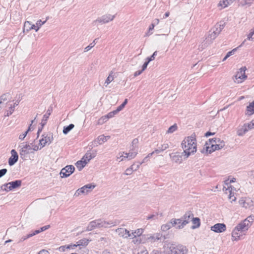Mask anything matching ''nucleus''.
Listing matches in <instances>:
<instances>
[{"label": "nucleus", "mask_w": 254, "mask_h": 254, "mask_svg": "<svg viewBox=\"0 0 254 254\" xmlns=\"http://www.w3.org/2000/svg\"><path fill=\"white\" fill-rule=\"evenodd\" d=\"M180 147L182 151L181 154L176 152L172 155L173 160L176 162H181L183 158L187 159L196 153L197 142L195 135L185 137L181 142Z\"/></svg>", "instance_id": "f257e3e1"}, {"label": "nucleus", "mask_w": 254, "mask_h": 254, "mask_svg": "<svg viewBox=\"0 0 254 254\" xmlns=\"http://www.w3.org/2000/svg\"><path fill=\"white\" fill-rule=\"evenodd\" d=\"M156 55L157 52L155 51L150 56H149L147 50L142 51L138 56L134 69V75L138 76L145 70L149 63L155 59Z\"/></svg>", "instance_id": "f03ea898"}, {"label": "nucleus", "mask_w": 254, "mask_h": 254, "mask_svg": "<svg viewBox=\"0 0 254 254\" xmlns=\"http://www.w3.org/2000/svg\"><path fill=\"white\" fill-rule=\"evenodd\" d=\"M226 146V142L223 139L216 136L208 139L204 143L201 150L202 154L209 155L215 151L224 149Z\"/></svg>", "instance_id": "7ed1b4c3"}, {"label": "nucleus", "mask_w": 254, "mask_h": 254, "mask_svg": "<svg viewBox=\"0 0 254 254\" xmlns=\"http://www.w3.org/2000/svg\"><path fill=\"white\" fill-rule=\"evenodd\" d=\"M1 106L4 108L5 116L8 117L14 112L16 107L19 103L17 96L9 93H6L0 97Z\"/></svg>", "instance_id": "20e7f679"}, {"label": "nucleus", "mask_w": 254, "mask_h": 254, "mask_svg": "<svg viewBox=\"0 0 254 254\" xmlns=\"http://www.w3.org/2000/svg\"><path fill=\"white\" fill-rule=\"evenodd\" d=\"M53 140L54 134L52 132H44L40 136L37 142H33L31 144V149L34 151L41 150L46 146L51 144Z\"/></svg>", "instance_id": "39448f33"}, {"label": "nucleus", "mask_w": 254, "mask_h": 254, "mask_svg": "<svg viewBox=\"0 0 254 254\" xmlns=\"http://www.w3.org/2000/svg\"><path fill=\"white\" fill-rule=\"evenodd\" d=\"M165 254H187V248L183 245L173 243H166L164 247Z\"/></svg>", "instance_id": "423d86ee"}, {"label": "nucleus", "mask_w": 254, "mask_h": 254, "mask_svg": "<svg viewBox=\"0 0 254 254\" xmlns=\"http://www.w3.org/2000/svg\"><path fill=\"white\" fill-rule=\"evenodd\" d=\"M138 153L136 148L130 149L129 151H120L116 156V161L119 164H123L126 162L134 158Z\"/></svg>", "instance_id": "0eeeda50"}, {"label": "nucleus", "mask_w": 254, "mask_h": 254, "mask_svg": "<svg viewBox=\"0 0 254 254\" xmlns=\"http://www.w3.org/2000/svg\"><path fill=\"white\" fill-rule=\"evenodd\" d=\"M116 13L115 10L110 7L104 8L103 14L99 17L98 21L101 23L106 24L112 21L115 18Z\"/></svg>", "instance_id": "6e6552de"}, {"label": "nucleus", "mask_w": 254, "mask_h": 254, "mask_svg": "<svg viewBox=\"0 0 254 254\" xmlns=\"http://www.w3.org/2000/svg\"><path fill=\"white\" fill-rule=\"evenodd\" d=\"M239 183L234 177H229L224 181L223 191H237L239 188Z\"/></svg>", "instance_id": "1a4fd4ad"}, {"label": "nucleus", "mask_w": 254, "mask_h": 254, "mask_svg": "<svg viewBox=\"0 0 254 254\" xmlns=\"http://www.w3.org/2000/svg\"><path fill=\"white\" fill-rule=\"evenodd\" d=\"M247 68L243 66L239 68L233 77V81L236 84H241L243 83L247 78L246 75Z\"/></svg>", "instance_id": "9d476101"}, {"label": "nucleus", "mask_w": 254, "mask_h": 254, "mask_svg": "<svg viewBox=\"0 0 254 254\" xmlns=\"http://www.w3.org/2000/svg\"><path fill=\"white\" fill-rule=\"evenodd\" d=\"M238 203L240 207L254 212V198L241 197Z\"/></svg>", "instance_id": "9b49d317"}, {"label": "nucleus", "mask_w": 254, "mask_h": 254, "mask_svg": "<svg viewBox=\"0 0 254 254\" xmlns=\"http://www.w3.org/2000/svg\"><path fill=\"white\" fill-rule=\"evenodd\" d=\"M93 158L91 152L87 151L85 153L80 160L75 163L76 168L80 171L82 170Z\"/></svg>", "instance_id": "f8f14e48"}, {"label": "nucleus", "mask_w": 254, "mask_h": 254, "mask_svg": "<svg viewBox=\"0 0 254 254\" xmlns=\"http://www.w3.org/2000/svg\"><path fill=\"white\" fill-rule=\"evenodd\" d=\"M113 226V224L105 220H97L90 222L87 227L88 230H91L92 229L95 227H104L109 228Z\"/></svg>", "instance_id": "ddd939ff"}, {"label": "nucleus", "mask_w": 254, "mask_h": 254, "mask_svg": "<svg viewBox=\"0 0 254 254\" xmlns=\"http://www.w3.org/2000/svg\"><path fill=\"white\" fill-rule=\"evenodd\" d=\"M96 186L93 184H87L83 187L77 189L74 193L75 196H79L81 195H86L90 193L94 188Z\"/></svg>", "instance_id": "4468645a"}, {"label": "nucleus", "mask_w": 254, "mask_h": 254, "mask_svg": "<svg viewBox=\"0 0 254 254\" xmlns=\"http://www.w3.org/2000/svg\"><path fill=\"white\" fill-rule=\"evenodd\" d=\"M253 222L254 217L252 216H249L238 224L237 226L244 232L247 231L249 229L253 224Z\"/></svg>", "instance_id": "2eb2a0df"}, {"label": "nucleus", "mask_w": 254, "mask_h": 254, "mask_svg": "<svg viewBox=\"0 0 254 254\" xmlns=\"http://www.w3.org/2000/svg\"><path fill=\"white\" fill-rule=\"evenodd\" d=\"M23 31L24 32H37L39 31L35 22L31 20L26 21L24 23Z\"/></svg>", "instance_id": "dca6fc26"}, {"label": "nucleus", "mask_w": 254, "mask_h": 254, "mask_svg": "<svg viewBox=\"0 0 254 254\" xmlns=\"http://www.w3.org/2000/svg\"><path fill=\"white\" fill-rule=\"evenodd\" d=\"M250 130L251 129L248 123H245L238 127L236 130V133L237 136L242 137Z\"/></svg>", "instance_id": "f3484780"}, {"label": "nucleus", "mask_w": 254, "mask_h": 254, "mask_svg": "<svg viewBox=\"0 0 254 254\" xmlns=\"http://www.w3.org/2000/svg\"><path fill=\"white\" fill-rule=\"evenodd\" d=\"M21 182L19 180L9 182L4 184L3 186L2 190L6 192H8L12 190L17 188L21 186Z\"/></svg>", "instance_id": "a211bd4d"}, {"label": "nucleus", "mask_w": 254, "mask_h": 254, "mask_svg": "<svg viewBox=\"0 0 254 254\" xmlns=\"http://www.w3.org/2000/svg\"><path fill=\"white\" fill-rule=\"evenodd\" d=\"M243 236V231L237 226L234 228L231 233V240L233 242L239 241Z\"/></svg>", "instance_id": "6ab92c4d"}, {"label": "nucleus", "mask_w": 254, "mask_h": 254, "mask_svg": "<svg viewBox=\"0 0 254 254\" xmlns=\"http://www.w3.org/2000/svg\"><path fill=\"white\" fill-rule=\"evenodd\" d=\"M74 171V168L72 165H68L63 168L60 172L62 178H66L71 175Z\"/></svg>", "instance_id": "aec40b11"}, {"label": "nucleus", "mask_w": 254, "mask_h": 254, "mask_svg": "<svg viewBox=\"0 0 254 254\" xmlns=\"http://www.w3.org/2000/svg\"><path fill=\"white\" fill-rule=\"evenodd\" d=\"M210 230L215 233H222L226 231V226L224 223H216L210 227Z\"/></svg>", "instance_id": "412c9836"}, {"label": "nucleus", "mask_w": 254, "mask_h": 254, "mask_svg": "<svg viewBox=\"0 0 254 254\" xmlns=\"http://www.w3.org/2000/svg\"><path fill=\"white\" fill-rule=\"evenodd\" d=\"M19 156L15 149L10 151V156L8 160V164L9 166H12L16 164L18 160Z\"/></svg>", "instance_id": "4be33fe9"}, {"label": "nucleus", "mask_w": 254, "mask_h": 254, "mask_svg": "<svg viewBox=\"0 0 254 254\" xmlns=\"http://www.w3.org/2000/svg\"><path fill=\"white\" fill-rule=\"evenodd\" d=\"M188 222L186 220L183 219H174L170 222V225L173 227H175L178 229H181L183 228Z\"/></svg>", "instance_id": "5701e85b"}, {"label": "nucleus", "mask_w": 254, "mask_h": 254, "mask_svg": "<svg viewBox=\"0 0 254 254\" xmlns=\"http://www.w3.org/2000/svg\"><path fill=\"white\" fill-rule=\"evenodd\" d=\"M115 232L117 234L121 237L127 238L131 237V234H130L129 232L124 228H120L117 229Z\"/></svg>", "instance_id": "b1692460"}, {"label": "nucleus", "mask_w": 254, "mask_h": 254, "mask_svg": "<svg viewBox=\"0 0 254 254\" xmlns=\"http://www.w3.org/2000/svg\"><path fill=\"white\" fill-rule=\"evenodd\" d=\"M226 195L228 201L230 203L235 202L237 200L236 191L234 190L223 191Z\"/></svg>", "instance_id": "393cba45"}, {"label": "nucleus", "mask_w": 254, "mask_h": 254, "mask_svg": "<svg viewBox=\"0 0 254 254\" xmlns=\"http://www.w3.org/2000/svg\"><path fill=\"white\" fill-rule=\"evenodd\" d=\"M127 103V101L126 100L123 104L118 106L115 110L109 113L106 116L107 118H111L113 117L116 114L120 112L124 108Z\"/></svg>", "instance_id": "a878e982"}, {"label": "nucleus", "mask_w": 254, "mask_h": 254, "mask_svg": "<svg viewBox=\"0 0 254 254\" xmlns=\"http://www.w3.org/2000/svg\"><path fill=\"white\" fill-rule=\"evenodd\" d=\"M254 114V100L250 102L246 106L245 115L247 116H252Z\"/></svg>", "instance_id": "bb28decb"}, {"label": "nucleus", "mask_w": 254, "mask_h": 254, "mask_svg": "<svg viewBox=\"0 0 254 254\" xmlns=\"http://www.w3.org/2000/svg\"><path fill=\"white\" fill-rule=\"evenodd\" d=\"M232 2V0H220L218 3V7L220 9L227 7Z\"/></svg>", "instance_id": "cd10ccee"}, {"label": "nucleus", "mask_w": 254, "mask_h": 254, "mask_svg": "<svg viewBox=\"0 0 254 254\" xmlns=\"http://www.w3.org/2000/svg\"><path fill=\"white\" fill-rule=\"evenodd\" d=\"M47 20L48 17H43L42 18H38L36 20L35 22L39 30L47 22Z\"/></svg>", "instance_id": "c85d7f7f"}, {"label": "nucleus", "mask_w": 254, "mask_h": 254, "mask_svg": "<svg viewBox=\"0 0 254 254\" xmlns=\"http://www.w3.org/2000/svg\"><path fill=\"white\" fill-rule=\"evenodd\" d=\"M89 242V240L88 239L84 238L77 242L76 243V246H77L79 248V249L80 250L81 249V247L87 246Z\"/></svg>", "instance_id": "c756f323"}, {"label": "nucleus", "mask_w": 254, "mask_h": 254, "mask_svg": "<svg viewBox=\"0 0 254 254\" xmlns=\"http://www.w3.org/2000/svg\"><path fill=\"white\" fill-rule=\"evenodd\" d=\"M74 127L73 124H70L67 126H64L63 127V133L64 135L67 134L71 130H72Z\"/></svg>", "instance_id": "7c9ffc66"}, {"label": "nucleus", "mask_w": 254, "mask_h": 254, "mask_svg": "<svg viewBox=\"0 0 254 254\" xmlns=\"http://www.w3.org/2000/svg\"><path fill=\"white\" fill-rule=\"evenodd\" d=\"M192 229H194L196 228H198L200 226V220L198 218H193L192 219Z\"/></svg>", "instance_id": "2f4dec72"}, {"label": "nucleus", "mask_w": 254, "mask_h": 254, "mask_svg": "<svg viewBox=\"0 0 254 254\" xmlns=\"http://www.w3.org/2000/svg\"><path fill=\"white\" fill-rule=\"evenodd\" d=\"M143 232V229L141 228L137 229L133 231L131 233V236L133 237H139Z\"/></svg>", "instance_id": "473e14b6"}, {"label": "nucleus", "mask_w": 254, "mask_h": 254, "mask_svg": "<svg viewBox=\"0 0 254 254\" xmlns=\"http://www.w3.org/2000/svg\"><path fill=\"white\" fill-rule=\"evenodd\" d=\"M110 138L109 136H106L104 135H101L97 138L98 142L100 143H103L106 142Z\"/></svg>", "instance_id": "72a5a7b5"}, {"label": "nucleus", "mask_w": 254, "mask_h": 254, "mask_svg": "<svg viewBox=\"0 0 254 254\" xmlns=\"http://www.w3.org/2000/svg\"><path fill=\"white\" fill-rule=\"evenodd\" d=\"M247 39L249 41L254 42V28L247 34Z\"/></svg>", "instance_id": "f704fd0d"}, {"label": "nucleus", "mask_w": 254, "mask_h": 254, "mask_svg": "<svg viewBox=\"0 0 254 254\" xmlns=\"http://www.w3.org/2000/svg\"><path fill=\"white\" fill-rule=\"evenodd\" d=\"M30 127H29V128L27 129V130L22 133H21V134H20L19 135V136H18V138L19 140H24V139L25 138V137L27 136L28 132L30 131Z\"/></svg>", "instance_id": "c9c22d12"}, {"label": "nucleus", "mask_w": 254, "mask_h": 254, "mask_svg": "<svg viewBox=\"0 0 254 254\" xmlns=\"http://www.w3.org/2000/svg\"><path fill=\"white\" fill-rule=\"evenodd\" d=\"M216 35L215 34H209L206 37V40L209 42H212L216 38Z\"/></svg>", "instance_id": "e433bc0d"}, {"label": "nucleus", "mask_w": 254, "mask_h": 254, "mask_svg": "<svg viewBox=\"0 0 254 254\" xmlns=\"http://www.w3.org/2000/svg\"><path fill=\"white\" fill-rule=\"evenodd\" d=\"M76 247H78V246H76V244H70L67 246H64L61 248L62 249V250L63 251H64L65 249H70V250H74V248Z\"/></svg>", "instance_id": "4c0bfd02"}, {"label": "nucleus", "mask_w": 254, "mask_h": 254, "mask_svg": "<svg viewBox=\"0 0 254 254\" xmlns=\"http://www.w3.org/2000/svg\"><path fill=\"white\" fill-rule=\"evenodd\" d=\"M236 51V49H233V50L228 52L225 56L224 57V58L222 60L223 62L225 61L229 57H230L231 56H232L234 54L235 52Z\"/></svg>", "instance_id": "58836bf2"}, {"label": "nucleus", "mask_w": 254, "mask_h": 254, "mask_svg": "<svg viewBox=\"0 0 254 254\" xmlns=\"http://www.w3.org/2000/svg\"><path fill=\"white\" fill-rule=\"evenodd\" d=\"M94 47V44L91 43L84 49V53H88Z\"/></svg>", "instance_id": "ea45409f"}, {"label": "nucleus", "mask_w": 254, "mask_h": 254, "mask_svg": "<svg viewBox=\"0 0 254 254\" xmlns=\"http://www.w3.org/2000/svg\"><path fill=\"white\" fill-rule=\"evenodd\" d=\"M114 80V76L110 74L109 75V76L107 77V78L106 79L105 83L107 85H108L110 84L113 80Z\"/></svg>", "instance_id": "a19ab883"}, {"label": "nucleus", "mask_w": 254, "mask_h": 254, "mask_svg": "<svg viewBox=\"0 0 254 254\" xmlns=\"http://www.w3.org/2000/svg\"><path fill=\"white\" fill-rule=\"evenodd\" d=\"M177 129V126L176 125H173L170 127L168 129L167 132L169 133H172L175 131Z\"/></svg>", "instance_id": "79ce46f5"}, {"label": "nucleus", "mask_w": 254, "mask_h": 254, "mask_svg": "<svg viewBox=\"0 0 254 254\" xmlns=\"http://www.w3.org/2000/svg\"><path fill=\"white\" fill-rule=\"evenodd\" d=\"M7 170L6 169H2L0 170V178L4 176L7 173Z\"/></svg>", "instance_id": "37998d69"}, {"label": "nucleus", "mask_w": 254, "mask_h": 254, "mask_svg": "<svg viewBox=\"0 0 254 254\" xmlns=\"http://www.w3.org/2000/svg\"><path fill=\"white\" fill-rule=\"evenodd\" d=\"M170 228V226L169 224H164L161 226V229L164 231H167Z\"/></svg>", "instance_id": "c03bdc74"}, {"label": "nucleus", "mask_w": 254, "mask_h": 254, "mask_svg": "<svg viewBox=\"0 0 254 254\" xmlns=\"http://www.w3.org/2000/svg\"><path fill=\"white\" fill-rule=\"evenodd\" d=\"M50 228V225H45L44 226H43V227L40 228V230L41 231V232H42L43 231H45L48 230Z\"/></svg>", "instance_id": "a18cd8bd"}, {"label": "nucleus", "mask_w": 254, "mask_h": 254, "mask_svg": "<svg viewBox=\"0 0 254 254\" xmlns=\"http://www.w3.org/2000/svg\"><path fill=\"white\" fill-rule=\"evenodd\" d=\"M248 124L251 130L254 128V119L252 120L250 122H248Z\"/></svg>", "instance_id": "49530a36"}, {"label": "nucleus", "mask_w": 254, "mask_h": 254, "mask_svg": "<svg viewBox=\"0 0 254 254\" xmlns=\"http://www.w3.org/2000/svg\"><path fill=\"white\" fill-rule=\"evenodd\" d=\"M215 134L214 132H211V131H207L204 134V136L206 137H208L211 136H213Z\"/></svg>", "instance_id": "de8ad7c7"}, {"label": "nucleus", "mask_w": 254, "mask_h": 254, "mask_svg": "<svg viewBox=\"0 0 254 254\" xmlns=\"http://www.w3.org/2000/svg\"><path fill=\"white\" fill-rule=\"evenodd\" d=\"M38 254H49V252L45 250H42L39 251Z\"/></svg>", "instance_id": "09e8293b"}, {"label": "nucleus", "mask_w": 254, "mask_h": 254, "mask_svg": "<svg viewBox=\"0 0 254 254\" xmlns=\"http://www.w3.org/2000/svg\"><path fill=\"white\" fill-rule=\"evenodd\" d=\"M34 232L35 235L41 233V231L40 230V228L39 229H38V230H35V231H34Z\"/></svg>", "instance_id": "8fccbe9b"}, {"label": "nucleus", "mask_w": 254, "mask_h": 254, "mask_svg": "<svg viewBox=\"0 0 254 254\" xmlns=\"http://www.w3.org/2000/svg\"><path fill=\"white\" fill-rule=\"evenodd\" d=\"M35 235V234L34 232H33V233L29 234L27 236V238H30V237H33Z\"/></svg>", "instance_id": "3c124183"}, {"label": "nucleus", "mask_w": 254, "mask_h": 254, "mask_svg": "<svg viewBox=\"0 0 254 254\" xmlns=\"http://www.w3.org/2000/svg\"><path fill=\"white\" fill-rule=\"evenodd\" d=\"M82 254H87V250H86L84 253H83Z\"/></svg>", "instance_id": "603ef678"}, {"label": "nucleus", "mask_w": 254, "mask_h": 254, "mask_svg": "<svg viewBox=\"0 0 254 254\" xmlns=\"http://www.w3.org/2000/svg\"><path fill=\"white\" fill-rule=\"evenodd\" d=\"M141 254H147V253H145V252H143V253H141Z\"/></svg>", "instance_id": "864d4df0"}]
</instances>
